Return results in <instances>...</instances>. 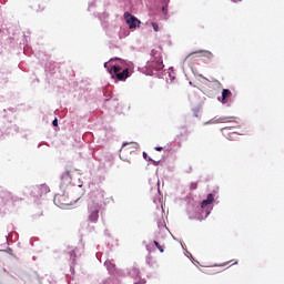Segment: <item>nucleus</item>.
I'll list each match as a JSON object with an SVG mask.
<instances>
[{
    "label": "nucleus",
    "instance_id": "9b49d317",
    "mask_svg": "<svg viewBox=\"0 0 284 284\" xmlns=\"http://www.w3.org/2000/svg\"><path fill=\"white\" fill-rule=\"evenodd\" d=\"M236 132H229V134H226V138L230 139V141H234V139H236Z\"/></svg>",
    "mask_w": 284,
    "mask_h": 284
},
{
    "label": "nucleus",
    "instance_id": "0eeeda50",
    "mask_svg": "<svg viewBox=\"0 0 284 284\" xmlns=\"http://www.w3.org/2000/svg\"><path fill=\"white\" fill-rule=\"evenodd\" d=\"M72 175L70 169H67L65 172L62 174V185L63 184H71Z\"/></svg>",
    "mask_w": 284,
    "mask_h": 284
},
{
    "label": "nucleus",
    "instance_id": "7ed1b4c3",
    "mask_svg": "<svg viewBox=\"0 0 284 284\" xmlns=\"http://www.w3.org/2000/svg\"><path fill=\"white\" fill-rule=\"evenodd\" d=\"M54 203L58 207H67L71 205L72 200H70L67 193H57V195H54Z\"/></svg>",
    "mask_w": 284,
    "mask_h": 284
},
{
    "label": "nucleus",
    "instance_id": "39448f33",
    "mask_svg": "<svg viewBox=\"0 0 284 284\" xmlns=\"http://www.w3.org/2000/svg\"><path fill=\"white\" fill-rule=\"evenodd\" d=\"M113 73L116 75L118 80L124 81L129 78V69L121 70V67H113Z\"/></svg>",
    "mask_w": 284,
    "mask_h": 284
},
{
    "label": "nucleus",
    "instance_id": "9d476101",
    "mask_svg": "<svg viewBox=\"0 0 284 284\" xmlns=\"http://www.w3.org/2000/svg\"><path fill=\"white\" fill-rule=\"evenodd\" d=\"M231 95H232V91L230 89H223V91H222L223 102H225V100H227V98H230Z\"/></svg>",
    "mask_w": 284,
    "mask_h": 284
},
{
    "label": "nucleus",
    "instance_id": "f03ea898",
    "mask_svg": "<svg viewBox=\"0 0 284 284\" xmlns=\"http://www.w3.org/2000/svg\"><path fill=\"white\" fill-rule=\"evenodd\" d=\"M140 144L135 141H131L130 143H123L120 149V158L123 162H131L133 154H135L136 150H139Z\"/></svg>",
    "mask_w": 284,
    "mask_h": 284
},
{
    "label": "nucleus",
    "instance_id": "2eb2a0df",
    "mask_svg": "<svg viewBox=\"0 0 284 284\" xmlns=\"http://www.w3.org/2000/svg\"><path fill=\"white\" fill-rule=\"evenodd\" d=\"M39 189H40V191L41 192H48L49 191V186H47V184H41L40 186H39Z\"/></svg>",
    "mask_w": 284,
    "mask_h": 284
},
{
    "label": "nucleus",
    "instance_id": "f8f14e48",
    "mask_svg": "<svg viewBox=\"0 0 284 284\" xmlns=\"http://www.w3.org/2000/svg\"><path fill=\"white\" fill-rule=\"evenodd\" d=\"M162 12H163L165 19H168V17H169V16H168V14H169L168 4H165L164 7H162Z\"/></svg>",
    "mask_w": 284,
    "mask_h": 284
},
{
    "label": "nucleus",
    "instance_id": "dca6fc26",
    "mask_svg": "<svg viewBox=\"0 0 284 284\" xmlns=\"http://www.w3.org/2000/svg\"><path fill=\"white\" fill-rule=\"evenodd\" d=\"M197 186H199V182H191V184H190L191 190H195V189H197Z\"/></svg>",
    "mask_w": 284,
    "mask_h": 284
},
{
    "label": "nucleus",
    "instance_id": "f257e3e1",
    "mask_svg": "<svg viewBox=\"0 0 284 284\" xmlns=\"http://www.w3.org/2000/svg\"><path fill=\"white\" fill-rule=\"evenodd\" d=\"M103 201V193L99 189L91 191L90 200L88 203V220L91 223H98L101 212V203Z\"/></svg>",
    "mask_w": 284,
    "mask_h": 284
},
{
    "label": "nucleus",
    "instance_id": "aec40b11",
    "mask_svg": "<svg viewBox=\"0 0 284 284\" xmlns=\"http://www.w3.org/2000/svg\"><path fill=\"white\" fill-rule=\"evenodd\" d=\"M155 150L161 151V150H163V146H162V145H158V146L155 148Z\"/></svg>",
    "mask_w": 284,
    "mask_h": 284
},
{
    "label": "nucleus",
    "instance_id": "20e7f679",
    "mask_svg": "<svg viewBox=\"0 0 284 284\" xmlns=\"http://www.w3.org/2000/svg\"><path fill=\"white\" fill-rule=\"evenodd\" d=\"M124 20L130 29L138 28V26H141V21L136 19V16H132L130 11L124 12Z\"/></svg>",
    "mask_w": 284,
    "mask_h": 284
},
{
    "label": "nucleus",
    "instance_id": "b1692460",
    "mask_svg": "<svg viewBox=\"0 0 284 284\" xmlns=\"http://www.w3.org/2000/svg\"><path fill=\"white\" fill-rule=\"evenodd\" d=\"M143 156H146V153H143Z\"/></svg>",
    "mask_w": 284,
    "mask_h": 284
},
{
    "label": "nucleus",
    "instance_id": "412c9836",
    "mask_svg": "<svg viewBox=\"0 0 284 284\" xmlns=\"http://www.w3.org/2000/svg\"><path fill=\"white\" fill-rule=\"evenodd\" d=\"M153 160H151L152 162ZM154 166H158L159 162L153 161Z\"/></svg>",
    "mask_w": 284,
    "mask_h": 284
},
{
    "label": "nucleus",
    "instance_id": "423d86ee",
    "mask_svg": "<svg viewBox=\"0 0 284 284\" xmlns=\"http://www.w3.org/2000/svg\"><path fill=\"white\" fill-rule=\"evenodd\" d=\"M199 52H203L205 57H209V59H213L214 54L210 50H197L196 52H190L186 54L184 61H190V59H193L195 54H199Z\"/></svg>",
    "mask_w": 284,
    "mask_h": 284
},
{
    "label": "nucleus",
    "instance_id": "6e6552de",
    "mask_svg": "<svg viewBox=\"0 0 284 284\" xmlns=\"http://www.w3.org/2000/svg\"><path fill=\"white\" fill-rule=\"evenodd\" d=\"M214 203V195L213 193H207L206 200H202L201 207H207V205H212Z\"/></svg>",
    "mask_w": 284,
    "mask_h": 284
},
{
    "label": "nucleus",
    "instance_id": "4468645a",
    "mask_svg": "<svg viewBox=\"0 0 284 284\" xmlns=\"http://www.w3.org/2000/svg\"><path fill=\"white\" fill-rule=\"evenodd\" d=\"M230 121H232V118H229V116H224V118L220 119V123H227Z\"/></svg>",
    "mask_w": 284,
    "mask_h": 284
},
{
    "label": "nucleus",
    "instance_id": "f3484780",
    "mask_svg": "<svg viewBox=\"0 0 284 284\" xmlns=\"http://www.w3.org/2000/svg\"><path fill=\"white\" fill-rule=\"evenodd\" d=\"M152 28L155 32H159L160 28L158 23H152Z\"/></svg>",
    "mask_w": 284,
    "mask_h": 284
},
{
    "label": "nucleus",
    "instance_id": "a211bd4d",
    "mask_svg": "<svg viewBox=\"0 0 284 284\" xmlns=\"http://www.w3.org/2000/svg\"><path fill=\"white\" fill-rule=\"evenodd\" d=\"M52 125H54V126H58V125H59L58 119H54V120L52 121Z\"/></svg>",
    "mask_w": 284,
    "mask_h": 284
},
{
    "label": "nucleus",
    "instance_id": "393cba45",
    "mask_svg": "<svg viewBox=\"0 0 284 284\" xmlns=\"http://www.w3.org/2000/svg\"><path fill=\"white\" fill-rule=\"evenodd\" d=\"M234 264H237V262L235 261Z\"/></svg>",
    "mask_w": 284,
    "mask_h": 284
},
{
    "label": "nucleus",
    "instance_id": "6ab92c4d",
    "mask_svg": "<svg viewBox=\"0 0 284 284\" xmlns=\"http://www.w3.org/2000/svg\"><path fill=\"white\" fill-rule=\"evenodd\" d=\"M71 257H73V260H75V257H77L75 251H72V252H71Z\"/></svg>",
    "mask_w": 284,
    "mask_h": 284
},
{
    "label": "nucleus",
    "instance_id": "4be33fe9",
    "mask_svg": "<svg viewBox=\"0 0 284 284\" xmlns=\"http://www.w3.org/2000/svg\"><path fill=\"white\" fill-rule=\"evenodd\" d=\"M234 2H240L241 0H233Z\"/></svg>",
    "mask_w": 284,
    "mask_h": 284
},
{
    "label": "nucleus",
    "instance_id": "ddd939ff",
    "mask_svg": "<svg viewBox=\"0 0 284 284\" xmlns=\"http://www.w3.org/2000/svg\"><path fill=\"white\" fill-rule=\"evenodd\" d=\"M154 244L156 245L158 251H160V253H164V248L163 246H161V243H159V241H154Z\"/></svg>",
    "mask_w": 284,
    "mask_h": 284
},
{
    "label": "nucleus",
    "instance_id": "5701e85b",
    "mask_svg": "<svg viewBox=\"0 0 284 284\" xmlns=\"http://www.w3.org/2000/svg\"><path fill=\"white\" fill-rule=\"evenodd\" d=\"M224 131L229 130V128H223Z\"/></svg>",
    "mask_w": 284,
    "mask_h": 284
},
{
    "label": "nucleus",
    "instance_id": "1a4fd4ad",
    "mask_svg": "<svg viewBox=\"0 0 284 284\" xmlns=\"http://www.w3.org/2000/svg\"><path fill=\"white\" fill-rule=\"evenodd\" d=\"M150 67L155 69V71H162L164 69L163 60H156V62H151Z\"/></svg>",
    "mask_w": 284,
    "mask_h": 284
}]
</instances>
